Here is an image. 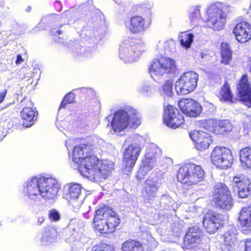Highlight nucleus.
I'll use <instances>...</instances> for the list:
<instances>
[{
  "label": "nucleus",
  "instance_id": "nucleus-30",
  "mask_svg": "<svg viewBox=\"0 0 251 251\" xmlns=\"http://www.w3.org/2000/svg\"><path fill=\"white\" fill-rule=\"evenodd\" d=\"M238 219L242 227L251 230V206L245 207L240 212Z\"/></svg>",
  "mask_w": 251,
  "mask_h": 251
},
{
  "label": "nucleus",
  "instance_id": "nucleus-2",
  "mask_svg": "<svg viewBox=\"0 0 251 251\" xmlns=\"http://www.w3.org/2000/svg\"><path fill=\"white\" fill-rule=\"evenodd\" d=\"M93 223L96 229L101 234H105L114 232L120 220L111 208L103 206L96 210Z\"/></svg>",
  "mask_w": 251,
  "mask_h": 251
},
{
  "label": "nucleus",
  "instance_id": "nucleus-54",
  "mask_svg": "<svg viewBox=\"0 0 251 251\" xmlns=\"http://www.w3.org/2000/svg\"><path fill=\"white\" fill-rule=\"evenodd\" d=\"M26 11L27 12H29L30 10H31V7H28L26 9Z\"/></svg>",
  "mask_w": 251,
  "mask_h": 251
},
{
  "label": "nucleus",
  "instance_id": "nucleus-52",
  "mask_svg": "<svg viewBox=\"0 0 251 251\" xmlns=\"http://www.w3.org/2000/svg\"><path fill=\"white\" fill-rule=\"evenodd\" d=\"M45 221L44 217L43 216H39L37 218V224L39 226L41 225Z\"/></svg>",
  "mask_w": 251,
  "mask_h": 251
},
{
  "label": "nucleus",
  "instance_id": "nucleus-34",
  "mask_svg": "<svg viewBox=\"0 0 251 251\" xmlns=\"http://www.w3.org/2000/svg\"><path fill=\"white\" fill-rule=\"evenodd\" d=\"M221 62L227 64L232 58V52L229 45L226 43H222L221 45Z\"/></svg>",
  "mask_w": 251,
  "mask_h": 251
},
{
  "label": "nucleus",
  "instance_id": "nucleus-25",
  "mask_svg": "<svg viewBox=\"0 0 251 251\" xmlns=\"http://www.w3.org/2000/svg\"><path fill=\"white\" fill-rule=\"evenodd\" d=\"M113 163L107 160L100 161L94 181H99L107 177L113 170Z\"/></svg>",
  "mask_w": 251,
  "mask_h": 251
},
{
  "label": "nucleus",
  "instance_id": "nucleus-23",
  "mask_svg": "<svg viewBox=\"0 0 251 251\" xmlns=\"http://www.w3.org/2000/svg\"><path fill=\"white\" fill-rule=\"evenodd\" d=\"M192 140L196 143L199 150L207 149L211 143V139L208 133L202 131H194L190 133Z\"/></svg>",
  "mask_w": 251,
  "mask_h": 251
},
{
  "label": "nucleus",
  "instance_id": "nucleus-10",
  "mask_svg": "<svg viewBox=\"0 0 251 251\" xmlns=\"http://www.w3.org/2000/svg\"><path fill=\"white\" fill-rule=\"evenodd\" d=\"M213 198L216 205L223 210H229L232 207L230 192L227 186L223 183L216 185Z\"/></svg>",
  "mask_w": 251,
  "mask_h": 251
},
{
  "label": "nucleus",
  "instance_id": "nucleus-27",
  "mask_svg": "<svg viewBox=\"0 0 251 251\" xmlns=\"http://www.w3.org/2000/svg\"><path fill=\"white\" fill-rule=\"evenodd\" d=\"M126 25L128 30L132 33L143 32L147 28L145 19L140 16H135L131 17L128 25L126 24Z\"/></svg>",
  "mask_w": 251,
  "mask_h": 251
},
{
  "label": "nucleus",
  "instance_id": "nucleus-13",
  "mask_svg": "<svg viewBox=\"0 0 251 251\" xmlns=\"http://www.w3.org/2000/svg\"><path fill=\"white\" fill-rule=\"evenodd\" d=\"M162 180L159 178L150 177L145 181L142 190V197L148 202L153 200L157 196Z\"/></svg>",
  "mask_w": 251,
  "mask_h": 251
},
{
  "label": "nucleus",
  "instance_id": "nucleus-16",
  "mask_svg": "<svg viewBox=\"0 0 251 251\" xmlns=\"http://www.w3.org/2000/svg\"><path fill=\"white\" fill-rule=\"evenodd\" d=\"M208 131L216 134H226L231 132L233 125L228 120H216L210 119L204 126Z\"/></svg>",
  "mask_w": 251,
  "mask_h": 251
},
{
  "label": "nucleus",
  "instance_id": "nucleus-20",
  "mask_svg": "<svg viewBox=\"0 0 251 251\" xmlns=\"http://www.w3.org/2000/svg\"><path fill=\"white\" fill-rule=\"evenodd\" d=\"M222 222L220 215L214 212H210L204 215L203 225L207 232L212 234L216 232L221 226Z\"/></svg>",
  "mask_w": 251,
  "mask_h": 251
},
{
  "label": "nucleus",
  "instance_id": "nucleus-40",
  "mask_svg": "<svg viewBox=\"0 0 251 251\" xmlns=\"http://www.w3.org/2000/svg\"><path fill=\"white\" fill-rule=\"evenodd\" d=\"M138 91L142 95L149 96L153 92L154 88L149 83L146 82L139 87Z\"/></svg>",
  "mask_w": 251,
  "mask_h": 251
},
{
  "label": "nucleus",
  "instance_id": "nucleus-24",
  "mask_svg": "<svg viewBox=\"0 0 251 251\" xmlns=\"http://www.w3.org/2000/svg\"><path fill=\"white\" fill-rule=\"evenodd\" d=\"M233 33L239 42L246 43L251 39V27L247 22L239 23L234 27Z\"/></svg>",
  "mask_w": 251,
  "mask_h": 251
},
{
  "label": "nucleus",
  "instance_id": "nucleus-36",
  "mask_svg": "<svg viewBox=\"0 0 251 251\" xmlns=\"http://www.w3.org/2000/svg\"><path fill=\"white\" fill-rule=\"evenodd\" d=\"M194 35L192 33L184 32L180 37V41L181 46L186 49L190 48L193 42Z\"/></svg>",
  "mask_w": 251,
  "mask_h": 251
},
{
  "label": "nucleus",
  "instance_id": "nucleus-8",
  "mask_svg": "<svg viewBox=\"0 0 251 251\" xmlns=\"http://www.w3.org/2000/svg\"><path fill=\"white\" fill-rule=\"evenodd\" d=\"M210 158L214 165L222 169L230 167L233 161L230 150L223 147H215L211 152Z\"/></svg>",
  "mask_w": 251,
  "mask_h": 251
},
{
  "label": "nucleus",
  "instance_id": "nucleus-43",
  "mask_svg": "<svg viewBox=\"0 0 251 251\" xmlns=\"http://www.w3.org/2000/svg\"><path fill=\"white\" fill-rule=\"evenodd\" d=\"M49 218L51 221L56 222L60 220V215L56 210L53 209L49 211Z\"/></svg>",
  "mask_w": 251,
  "mask_h": 251
},
{
  "label": "nucleus",
  "instance_id": "nucleus-47",
  "mask_svg": "<svg viewBox=\"0 0 251 251\" xmlns=\"http://www.w3.org/2000/svg\"><path fill=\"white\" fill-rule=\"evenodd\" d=\"M80 53H82V56L85 57H89L91 55V51L88 48H81Z\"/></svg>",
  "mask_w": 251,
  "mask_h": 251
},
{
  "label": "nucleus",
  "instance_id": "nucleus-41",
  "mask_svg": "<svg viewBox=\"0 0 251 251\" xmlns=\"http://www.w3.org/2000/svg\"><path fill=\"white\" fill-rule=\"evenodd\" d=\"M190 20L191 22L195 21L200 17V10L198 7H192L190 10Z\"/></svg>",
  "mask_w": 251,
  "mask_h": 251
},
{
  "label": "nucleus",
  "instance_id": "nucleus-11",
  "mask_svg": "<svg viewBox=\"0 0 251 251\" xmlns=\"http://www.w3.org/2000/svg\"><path fill=\"white\" fill-rule=\"evenodd\" d=\"M141 151V146L137 143H131L126 148L123 161L125 174H127L132 170Z\"/></svg>",
  "mask_w": 251,
  "mask_h": 251
},
{
  "label": "nucleus",
  "instance_id": "nucleus-50",
  "mask_svg": "<svg viewBox=\"0 0 251 251\" xmlns=\"http://www.w3.org/2000/svg\"><path fill=\"white\" fill-rule=\"evenodd\" d=\"M23 61H24V59H23L21 55L18 54L17 56V59H16V62H15L16 64L17 65H19V64H20L21 63H22Z\"/></svg>",
  "mask_w": 251,
  "mask_h": 251
},
{
  "label": "nucleus",
  "instance_id": "nucleus-42",
  "mask_svg": "<svg viewBox=\"0 0 251 251\" xmlns=\"http://www.w3.org/2000/svg\"><path fill=\"white\" fill-rule=\"evenodd\" d=\"M75 100V95L73 93H69L64 98L60 105V108H64L68 103L73 102Z\"/></svg>",
  "mask_w": 251,
  "mask_h": 251
},
{
  "label": "nucleus",
  "instance_id": "nucleus-22",
  "mask_svg": "<svg viewBox=\"0 0 251 251\" xmlns=\"http://www.w3.org/2000/svg\"><path fill=\"white\" fill-rule=\"evenodd\" d=\"M237 90L240 100L248 107H251V86L247 75H243L237 85Z\"/></svg>",
  "mask_w": 251,
  "mask_h": 251
},
{
  "label": "nucleus",
  "instance_id": "nucleus-18",
  "mask_svg": "<svg viewBox=\"0 0 251 251\" xmlns=\"http://www.w3.org/2000/svg\"><path fill=\"white\" fill-rule=\"evenodd\" d=\"M68 193L66 194V198L69 203L73 207L78 209L83 203V199L80 198L81 186L77 183H70L66 185Z\"/></svg>",
  "mask_w": 251,
  "mask_h": 251
},
{
  "label": "nucleus",
  "instance_id": "nucleus-44",
  "mask_svg": "<svg viewBox=\"0 0 251 251\" xmlns=\"http://www.w3.org/2000/svg\"><path fill=\"white\" fill-rule=\"evenodd\" d=\"M174 201L172 198L168 196H163L161 199V203L162 204L166 206V207H170L173 206Z\"/></svg>",
  "mask_w": 251,
  "mask_h": 251
},
{
  "label": "nucleus",
  "instance_id": "nucleus-53",
  "mask_svg": "<svg viewBox=\"0 0 251 251\" xmlns=\"http://www.w3.org/2000/svg\"><path fill=\"white\" fill-rule=\"evenodd\" d=\"M71 15V12L70 11H66L62 15V17L63 19L66 18H68Z\"/></svg>",
  "mask_w": 251,
  "mask_h": 251
},
{
  "label": "nucleus",
  "instance_id": "nucleus-39",
  "mask_svg": "<svg viewBox=\"0 0 251 251\" xmlns=\"http://www.w3.org/2000/svg\"><path fill=\"white\" fill-rule=\"evenodd\" d=\"M173 81L171 80H166L163 84L162 91L163 94L167 97H172L174 94L173 91Z\"/></svg>",
  "mask_w": 251,
  "mask_h": 251
},
{
  "label": "nucleus",
  "instance_id": "nucleus-31",
  "mask_svg": "<svg viewBox=\"0 0 251 251\" xmlns=\"http://www.w3.org/2000/svg\"><path fill=\"white\" fill-rule=\"evenodd\" d=\"M22 119L25 121L23 126L26 127H30L33 125V121L36 119L35 112L31 108L25 107L21 112Z\"/></svg>",
  "mask_w": 251,
  "mask_h": 251
},
{
  "label": "nucleus",
  "instance_id": "nucleus-46",
  "mask_svg": "<svg viewBox=\"0 0 251 251\" xmlns=\"http://www.w3.org/2000/svg\"><path fill=\"white\" fill-rule=\"evenodd\" d=\"M244 127L248 129H251V116L246 117L244 123Z\"/></svg>",
  "mask_w": 251,
  "mask_h": 251
},
{
  "label": "nucleus",
  "instance_id": "nucleus-17",
  "mask_svg": "<svg viewBox=\"0 0 251 251\" xmlns=\"http://www.w3.org/2000/svg\"><path fill=\"white\" fill-rule=\"evenodd\" d=\"M233 187L238 188V195L241 198L248 197L251 193V181L244 175H237L233 178L232 182Z\"/></svg>",
  "mask_w": 251,
  "mask_h": 251
},
{
  "label": "nucleus",
  "instance_id": "nucleus-6",
  "mask_svg": "<svg viewBox=\"0 0 251 251\" xmlns=\"http://www.w3.org/2000/svg\"><path fill=\"white\" fill-rule=\"evenodd\" d=\"M223 4L217 2L211 4L207 10V25L214 30L223 28L226 21V16L223 11Z\"/></svg>",
  "mask_w": 251,
  "mask_h": 251
},
{
  "label": "nucleus",
  "instance_id": "nucleus-15",
  "mask_svg": "<svg viewBox=\"0 0 251 251\" xmlns=\"http://www.w3.org/2000/svg\"><path fill=\"white\" fill-rule=\"evenodd\" d=\"M201 235L198 226L190 227L184 238L183 248L184 251H196Z\"/></svg>",
  "mask_w": 251,
  "mask_h": 251
},
{
  "label": "nucleus",
  "instance_id": "nucleus-5",
  "mask_svg": "<svg viewBox=\"0 0 251 251\" xmlns=\"http://www.w3.org/2000/svg\"><path fill=\"white\" fill-rule=\"evenodd\" d=\"M176 70V62L169 57H161L154 59L149 68L151 77L157 81L165 74L174 73Z\"/></svg>",
  "mask_w": 251,
  "mask_h": 251
},
{
  "label": "nucleus",
  "instance_id": "nucleus-28",
  "mask_svg": "<svg viewBox=\"0 0 251 251\" xmlns=\"http://www.w3.org/2000/svg\"><path fill=\"white\" fill-rule=\"evenodd\" d=\"M156 164V158L152 157L147 156L145 155V159L142 161L139 170L137 175L138 180H141L144 178L147 173L152 170Z\"/></svg>",
  "mask_w": 251,
  "mask_h": 251
},
{
  "label": "nucleus",
  "instance_id": "nucleus-1",
  "mask_svg": "<svg viewBox=\"0 0 251 251\" xmlns=\"http://www.w3.org/2000/svg\"><path fill=\"white\" fill-rule=\"evenodd\" d=\"M96 139L91 137L86 143L75 146L73 154V160L78 164V170L80 174L93 181L100 163L97 156L92 154Z\"/></svg>",
  "mask_w": 251,
  "mask_h": 251
},
{
  "label": "nucleus",
  "instance_id": "nucleus-12",
  "mask_svg": "<svg viewBox=\"0 0 251 251\" xmlns=\"http://www.w3.org/2000/svg\"><path fill=\"white\" fill-rule=\"evenodd\" d=\"M41 184L39 196L46 200H54L57 197L59 186L55 179L42 177Z\"/></svg>",
  "mask_w": 251,
  "mask_h": 251
},
{
  "label": "nucleus",
  "instance_id": "nucleus-48",
  "mask_svg": "<svg viewBox=\"0 0 251 251\" xmlns=\"http://www.w3.org/2000/svg\"><path fill=\"white\" fill-rule=\"evenodd\" d=\"M245 251H251V238L247 239L245 241Z\"/></svg>",
  "mask_w": 251,
  "mask_h": 251
},
{
  "label": "nucleus",
  "instance_id": "nucleus-9",
  "mask_svg": "<svg viewBox=\"0 0 251 251\" xmlns=\"http://www.w3.org/2000/svg\"><path fill=\"white\" fill-rule=\"evenodd\" d=\"M139 46L133 40L127 39L121 44L119 49V56L125 63H132L138 60L141 54L137 50Z\"/></svg>",
  "mask_w": 251,
  "mask_h": 251
},
{
  "label": "nucleus",
  "instance_id": "nucleus-45",
  "mask_svg": "<svg viewBox=\"0 0 251 251\" xmlns=\"http://www.w3.org/2000/svg\"><path fill=\"white\" fill-rule=\"evenodd\" d=\"M92 251H114L113 248L108 246H95L92 249Z\"/></svg>",
  "mask_w": 251,
  "mask_h": 251
},
{
  "label": "nucleus",
  "instance_id": "nucleus-7",
  "mask_svg": "<svg viewBox=\"0 0 251 251\" xmlns=\"http://www.w3.org/2000/svg\"><path fill=\"white\" fill-rule=\"evenodd\" d=\"M198 75L193 71H188L181 75L176 82L175 90L178 95L187 94L197 86Z\"/></svg>",
  "mask_w": 251,
  "mask_h": 251
},
{
  "label": "nucleus",
  "instance_id": "nucleus-3",
  "mask_svg": "<svg viewBox=\"0 0 251 251\" xmlns=\"http://www.w3.org/2000/svg\"><path fill=\"white\" fill-rule=\"evenodd\" d=\"M130 123L132 126H137L140 124V121L136 110L128 106L115 112L111 126L114 132L119 133L125 129Z\"/></svg>",
  "mask_w": 251,
  "mask_h": 251
},
{
  "label": "nucleus",
  "instance_id": "nucleus-29",
  "mask_svg": "<svg viewBox=\"0 0 251 251\" xmlns=\"http://www.w3.org/2000/svg\"><path fill=\"white\" fill-rule=\"evenodd\" d=\"M57 236V232L55 228L52 227H47L42 232L41 242L43 245H49L56 241Z\"/></svg>",
  "mask_w": 251,
  "mask_h": 251
},
{
  "label": "nucleus",
  "instance_id": "nucleus-32",
  "mask_svg": "<svg viewBox=\"0 0 251 251\" xmlns=\"http://www.w3.org/2000/svg\"><path fill=\"white\" fill-rule=\"evenodd\" d=\"M220 99L225 101L231 103L235 102L236 99H233V94L231 92L229 85L226 83L221 88L220 91Z\"/></svg>",
  "mask_w": 251,
  "mask_h": 251
},
{
  "label": "nucleus",
  "instance_id": "nucleus-51",
  "mask_svg": "<svg viewBox=\"0 0 251 251\" xmlns=\"http://www.w3.org/2000/svg\"><path fill=\"white\" fill-rule=\"evenodd\" d=\"M51 32L53 35H60L62 32V30L56 28L52 29Z\"/></svg>",
  "mask_w": 251,
  "mask_h": 251
},
{
  "label": "nucleus",
  "instance_id": "nucleus-35",
  "mask_svg": "<svg viewBox=\"0 0 251 251\" xmlns=\"http://www.w3.org/2000/svg\"><path fill=\"white\" fill-rule=\"evenodd\" d=\"M123 251H144L142 244L134 240H129L123 244Z\"/></svg>",
  "mask_w": 251,
  "mask_h": 251
},
{
  "label": "nucleus",
  "instance_id": "nucleus-33",
  "mask_svg": "<svg viewBox=\"0 0 251 251\" xmlns=\"http://www.w3.org/2000/svg\"><path fill=\"white\" fill-rule=\"evenodd\" d=\"M240 161L243 165L251 168V148L246 147L240 151Z\"/></svg>",
  "mask_w": 251,
  "mask_h": 251
},
{
  "label": "nucleus",
  "instance_id": "nucleus-4",
  "mask_svg": "<svg viewBox=\"0 0 251 251\" xmlns=\"http://www.w3.org/2000/svg\"><path fill=\"white\" fill-rule=\"evenodd\" d=\"M204 175V171L200 166L189 163L179 168L177 177L181 183L192 185L201 181Z\"/></svg>",
  "mask_w": 251,
  "mask_h": 251
},
{
  "label": "nucleus",
  "instance_id": "nucleus-21",
  "mask_svg": "<svg viewBox=\"0 0 251 251\" xmlns=\"http://www.w3.org/2000/svg\"><path fill=\"white\" fill-rule=\"evenodd\" d=\"M181 111L189 117H195L201 112V105L196 101L189 99H184L178 102Z\"/></svg>",
  "mask_w": 251,
  "mask_h": 251
},
{
  "label": "nucleus",
  "instance_id": "nucleus-14",
  "mask_svg": "<svg viewBox=\"0 0 251 251\" xmlns=\"http://www.w3.org/2000/svg\"><path fill=\"white\" fill-rule=\"evenodd\" d=\"M163 121L167 126L175 129L182 124L184 120L177 108L168 105L164 108Z\"/></svg>",
  "mask_w": 251,
  "mask_h": 251
},
{
  "label": "nucleus",
  "instance_id": "nucleus-49",
  "mask_svg": "<svg viewBox=\"0 0 251 251\" xmlns=\"http://www.w3.org/2000/svg\"><path fill=\"white\" fill-rule=\"evenodd\" d=\"M7 90H5L0 93V104L4 100L6 95Z\"/></svg>",
  "mask_w": 251,
  "mask_h": 251
},
{
  "label": "nucleus",
  "instance_id": "nucleus-55",
  "mask_svg": "<svg viewBox=\"0 0 251 251\" xmlns=\"http://www.w3.org/2000/svg\"><path fill=\"white\" fill-rule=\"evenodd\" d=\"M128 141L127 140H126L124 143V146H126V145Z\"/></svg>",
  "mask_w": 251,
  "mask_h": 251
},
{
  "label": "nucleus",
  "instance_id": "nucleus-37",
  "mask_svg": "<svg viewBox=\"0 0 251 251\" xmlns=\"http://www.w3.org/2000/svg\"><path fill=\"white\" fill-rule=\"evenodd\" d=\"M161 150L158 148V147L154 144H150L147 149L146 155L149 157H152L156 158L159 157L161 154Z\"/></svg>",
  "mask_w": 251,
  "mask_h": 251
},
{
  "label": "nucleus",
  "instance_id": "nucleus-26",
  "mask_svg": "<svg viewBox=\"0 0 251 251\" xmlns=\"http://www.w3.org/2000/svg\"><path fill=\"white\" fill-rule=\"evenodd\" d=\"M237 231L235 227L229 226L223 236L224 241L221 245L222 251H230L236 240Z\"/></svg>",
  "mask_w": 251,
  "mask_h": 251
},
{
  "label": "nucleus",
  "instance_id": "nucleus-19",
  "mask_svg": "<svg viewBox=\"0 0 251 251\" xmlns=\"http://www.w3.org/2000/svg\"><path fill=\"white\" fill-rule=\"evenodd\" d=\"M41 178L33 177L29 178L24 186L23 193L28 199L34 200L39 195L41 186Z\"/></svg>",
  "mask_w": 251,
  "mask_h": 251
},
{
  "label": "nucleus",
  "instance_id": "nucleus-38",
  "mask_svg": "<svg viewBox=\"0 0 251 251\" xmlns=\"http://www.w3.org/2000/svg\"><path fill=\"white\" fill-rule=\"evenodd\" d=\"M69 226L73 229V231L81 235L84 230V223L80 220L72 221L70 224Z\"/></svg>",
  "mask_w": 251,
  "mask_h": 251
}]
</instances>
